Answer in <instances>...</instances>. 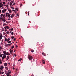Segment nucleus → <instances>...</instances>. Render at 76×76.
<instances>
[{"label": "nucleus", "instance_id": "f257e3e1", "mask_svg": "<svg viewBox=\"0 0 76 76\" xmlns=\"http://www.w3.org/2000/svg\"><path fill=\"white\" fill-rule=\"evenodd\" d=\"M28 58L29 60H32V56H31V55H28Z\"/></svg>", "mask_w": 76, "mask_h": 76}, {"label": "nucleus", "instance_id": "f03ea898", "mask_svg": "<svg viewBox=\"0 0 76 76\" xmlns=\"http://www.w3.org/2000/svg\"><path fill=\"white\" fill-rule=\"evenodd\" d=\"M5 44H6V43H5V47H8V45H11L12 44V43H10V44H7L6 45Z\"/></svg>", "mask_w": 76, "mask_h": 76}, {"label": "nucleus", "instance_id": "7ed1b4c3", "mask_svg": "<svg viewBox=\"0 0 76 76\" xmlns=\"http://www.w3.org/2000/svg\"><path fill=\"white\" fill-rule=\"evenodd\" d=\"M6 58V55H4V56L3 57H2V60H4V58Z\"/></svg>", "mask_w": 76, "mask_h": 76}, {"label": "nucleus", "instance_id": "20e7f679", "mask_svg": "<svg viewBox=\"0 0 76 76\" xmlns=\"http://www.w3.org/2000/svg\"><path fill=\"white\" fill-rule=\"evenodd\" d=\"M3 53H4V54H5V55H6V54H7V53L6 52V50H4L3 51Z\"/></svg>", "mask_w": 76, "mask_h": 76}, {"label": "nucleus", "instance_id": "39448f33", "mask_svg": "<svg viewBox=\"0 0 76 76\" xmlns=\"http://www.w3.org/2000/svg\"><path fill=\"white\" fill-rule=\"evenodd\" d=\"M0 37L1 38V39H2V37H3V36H2V34H1V33L0 34Z\"/></svg>", "mask_w": 76, "mask_h": 76}, {"label": "nucleus", "instance_id": "423d86ee", "mask_svg": "<svg viewBox=\"0 0 76 76\" xmlns=\"http://www.w3.org/2000/svg\"><path fill=\"white\" fill-rule=\"evenodd\" d=\"M42 54L43 56H47V55L46 54H45L44 53H42Z\"/></svg>", "mask_w": 76, "mask_h": 76}, {"label": "nucleus", "instance_id": "0eeeda50", "mask_svg": "<svg viewBox=\"0 0 76 76\" xmlns=\"http://www.w3.org/2000/svg\"><path fill=\"white\" fill-rule=\"evenodd\" d=\"M10 53H13V50H12V49H10Z\"/></svg>", "mask_w": 76, "mask_h": 76}, {"label": "nucleus", "instance_id": "6e6552de", "mask_svg": "<svg viewBox=\"0 0 76 76\" xmlns=\"http://www.w3.org/2000/svg\"><path fill=\"white\" fill-rule=\"evenodd\" d=\"M15 16V14H12L11 15V18H12Z\"/></svg>", "mask_w": 76, "mask_h": 76}, {"label": "nucleus", "instance_id": "1a4fd4ad", "mask_svg": "<svg viewBox=\"0 0 76 76\" xmlns=\"http://www.w3.org/2000/svg\"><path fill=\"white\" fill-rule=\"evenodd\" d=\"M42 63H43V64H45V61H44V60H42Z\"/></svg>", "mask_w": 76, "mask_h": 76}, {"label": "nucleus", "instance_id": "9d476101", "mask_svg": "<svg viewBox=\"0 0 76 76\" xmlns=\"http://www.w3.org/2000/svg\"><path fill=\"white\" fill-rule=\"evenodd\" d=\"M4 67L3 66H1V67L0 68V69H4Z\"/></svg>", "mask_w": 76, "mask_h": 76}, {"label": "nucleus", "instance_id": "9b49d317", "mask_svg": "<svg viewBox=\"0 0 76 76\" xmlns=\"http://www.w3.org/2000/svg\"><path fill=\"white\" fill-rule=\"evenodd\" d=\"M4 66H7V63H5L4 64Z\"/></svg>", "mask_w": 76, "mask_h": 76}, {"label": "nucleus", "instance_id": "f8f14e48", "mask_svg": "<svg viewBox=\"0 0 76 76\" xmlns=\"http://www.w3.org/2000/svg\"><path fill=\"white\" fill-rule=\"evenodd\" d=\"M6 55H7L8 56H10V53H9V52H7V54Z\"/></svg>", "mask_w": 76, "mask_h": 76}, {"label": "nucleus", "instance_id": "ddd939ff", "mask_svg": "<svg viewBox=\"0 0 76 76\" xmlns=\"http://www.w3.org/2000/svg\"><path fill=\"white\" fill-rule=\"evenodd\" d=\"M8 18H10V17H11V16H10V14H8Z\"/></svg>", "mask_w": 76, "mask_h": 76}, {"label": "nucleus", "instance_id": "4468645a", "mask_svg": "<svg viewBox=\"0 0 76 76\" xmlns=\"http://www.w3.org/2000/svg\"><path fill=\"white\" fill-rule=\"evenodd\" d=\"M9 13H7L6 14V17H7V16H8V15H9Z\"/></svg>", "mask_w": 76, "mask_h": 76}, {"label": "nucleus", "instance_id": "2eb2a0df", "mask_svg": "<svg viewBox=\"0 0 76 76\" xmlns=\"http://www.w3.org/2000/svg\"><path fill=\"white\" fill-rule=\"evenodd\" d=\"M15 9L17 10V11H18V10H18V8H15Z\"/></svg>", "mask_w": 76, "mask_h": 76}, {"label": "nucleus", "instance_id": "dca6fc26", "mask_svg": "<svg viewBox=\"0 0 76 76\" xmlns=\"http://www.w3.org/2000/svg\"><path fill=\"white\" fill-rule=\"evenodd\" d=\"M9 59V56H7V60H8Z\"/></svg>", "mask_w": 76, "mask_h": 76}, {"label": "nucleus", "instance_id": "f3484780", "mask_svg": "<svg viewBox=\"0 0 76 76\" xmlns=\"http://www.w3.org/2000/svg\"><path fill=\"white\" fill-rule=\"evenodd\" d=\"M9 13H12V10H8Z\"/></svg>", "mask_w": 76, "mask_h": 76}, {"label": "nucleus", "instance_id": "a211bd4d", "mask_svg": "<svg viewBox=\"0 0 76 76\" xmlns=\"http://www.w3.org/2000/svg\"><path fill=\"white\" fill-rule=\"evenodd\" d=\"M12 3L11 2H10V6H12Z\"/></svg>", "mask_w": 76, "mask_h": 76}, {"label": "nucleus", "instance_id": "6ab92c4d", "mask_svg": "<svg viewBox=\"0 0 76 76\" xmlns=\"http://www.w3.org/2000/svg\"><path fill=\"white\" fill-rule=\"evenodd\" d=\"M2 21H3V22H6V20H5V19H2Z\"/></svg>", "mask_w": 76, "mask_h": 76}, {"label": "nucleus", "instance_id": "aec40b11", "mask_svg": "<svg viewBox=\"0 0 76 76\" xmlns=\"http://www.w3.org/2000/svg\"><path fill=\"white\" fill-rule=\"evenodd\" d=\"M6 75L7 76H9V74L8 73V72L7 73Z\"/></svg>", "mask_w": 76, "mask_h": 76}, {"label": "nucleus", "instance_id": "412c9836", "mask_svg": "<svg viewBox=\"0 0 76 76\" xmlns=\"http://www.w3.org/2000/svg\"><path fill=\"white\" fill-rule=\"evenodd\" d=\"M22 59V58H20L19 60H18V61H21Z\"/></svg>", "mask_w": 76, "mask_h": 76}, {"label": "nucleus", "instance_id": "4be33fe9", "mask_svg": "<svg viewBox=\"0 0 76 76\" xmlns=\"http://www.w3.org/2000/svg\"><path fill=\"white\" fill-rule=\"evenodd\" d=\"M6 29H9V26H6Z\"/></svg>", "mask_w": 76, "mask_h": 76}, {"label": "nucleus", "instance_id": "5701e85b", "mask_svg": "<svg viewBox=\"0 0 76 76\" xmlns=\"http://www.w3.org/2000/svg\"><path fill=\"white\" fill-rule=\"evenodd\" d=\"M10 41V38H8L7 39V42H8V41Z\"/></svg>", "mask_w": 76, "mask_h": 76}, {"label": "nucleus", "instance_id": "b1692460", "mask_svg": "<svg viewBox=\"0 0 76 76\" xmlns=\"http://www.w3.org/2000/svg\"><path fill=\"white\" fill-rule=\"evenodd\" d=\"M5 69L7 70H8V68L7 67H5Z\"/></svg>", "mask_w": 76, "mask_h": 76}, {"label": "nucleus", "instance_id": "393cba45", "mask_svg": "<svg viewBox=\"0 0 76 76\" xmlns=\"http://www.w3.org/2000/svg\"><path fill=\"white\" fill-rule=\"evenodd\" d=\"M5 16H6V15L4 14L3 15V18H5L4 17Z\"/></svg>", "mask_w": 76, "mask_h": 76}, {"label": "nucleus", "instance_id": "a878e982", "mask_svg": "<svg viewBox=\"0 0 76 76\" xmlns=\"http://www.w3.org/2000/svg\"><path fill=\"white\" fill-rule=\"evenodd\" d=\"M5 41H7V38H6V37L5 38Z\"/></svg>", "mask_w": 76, "mask_h": 76}, {"label": "nucleus", "instance_id": "bb28decb", "mask_svg": "<svg viewBox=\"0 0 76 76\" xmlns=\"http://www.w3.org/2000/svg\"><path fill=\"white\" fill-rule=\"evenodd\" d=\"M14 46H12V47H11V48L12 49H13V48H14Z\"/></svg>", "mask_w": 76, "mask_h": 76}, {"label": "nucleus", "instance_id": "cd10ccee", "mask_svg": "<svg viewBox=\"0 0 76 76\" xmlns=\"http://www.w3.org/2000/svg\"><path fill=\"white\" fill-rule=\"evenodd\" d=\"M4 12H5V11H4V10H2V13H4Z\"/></svg>", "mask_w": 76, "mask_h": 76}, {"label": "nucleus", "instance_id": "c85d7f7f", "mask_svg": "<svg viewBox=\"0 0 76 76\" xmlns=\"http://www.w3.org/2000/svg\"><path fill=\"white\" fill-rule=\"evenodd\" d=\"M3 16V14H1V17H2Z\"/></svg>", "mask_w": 76, "mask_h": 76}, {"label": "nucleus", "instance_id": "c756f323", "mask_svg": "<svg viewBox=\"0 0 76 76\" xmlns=\"http://www.w3.org/2000/svg\"><path fill=\"white\" fill-rule=\"evenodd\" d=\"M8 44H10V43H11V41H10L9 42H8Z\"/></svg>", "mask_w": 76, "mask_h": 76}, {"label": "nucleus", "instance_id": "7c9ffc66", "mask_svg": "<svg viewBox=\"0 0 76 76\" xmlns=\"http://www.w3.org/2000/svg\"><path fill=\"white\" fill-rule=\"evenodd\" d=\"M1 49H2V48L1 47V46L0 47V50H1Z\"/></svg>", "mask_w": 76, "mask_h": 76}, {"label": "nucleus", "instance_id": "2f4dec72", "mask_svg": "<svg viewBox=\"0 0 76 76\" xmlns=\"http://www.w3.org/2000/svg\"><path fill=\"white\" fill-rule=\"evenodd\" d=\"M1 30L2 31H4V28H2Z\"/></svg>", "mask_w": 76, "mask_h": 76}, {"label": "nucleus", "instance_id": "473e14b6", "mask_svg": "<svg viewBox=\"0 0 76 76\" xmlns=\"http://www.w3.org/2000/svg\"><path fill=\"white\" fill-rule=\"evenodd\" d=\"M11 38L12 39H13L14 38H15V37H14V36H12L11 37Z\"/></svg>", "mask_w": 76, "mask_h": 76}, {"label": "nucleus", "instance_id": "72a5a7b5", "mask_svg": "<svg viewBox=\"0 0 76 76\" xmlns=\"http://www.w3.org/2000/svg\"><path fill=\"white\" fill-rule=\"evenodd\" d=\"M11 9H14V7H11Z\"/></svg>", "mask_w": 76, "mask_h": 76}, {"label": "nucleus", "instance_id": "f704fd0d", "mask_svg": "<svg viewBox=\"0 0 76 76\" xmlns=\"http://www.w3.org/2000/svg\"><path fill=\"white\" fill-rule=\"evenodd\" d=\"M31 52L32 53H33V52H34V50H31Z\"/></svg>", "mask_w": 76, "mask_h": 76}, {"label": "nucleus", "instance_id": "c9c22d12", "mask_svg": "<svg viewBox=\"0 0 76 76\" xmlns=\"http://www.w3.org/2000/svg\"><path fill=\"white\" fill-rule=\"evenodd\" d=\"M12 11H13V12H16V10H12Z\"/></svg>", "mask_w": 76, "mask_h": 76}, {"label": "nucleus", "instance_id": "e433bc0d", "mask_svg": "<svg viewBox=\"0 0 76 76\" xmlns=\"http://www.w3.org/2000/svg\"><path fill=\"white\" fill-rule=\"evenodd\" d=\"M11 73H12V72L11 71L10 72H9V73H8L9 74H10Z\"/></svg>", "mask_w": 76, "mask_h": 76}, {"label": "nucleus", "instance_id": "4c0bfd02", "mask_svg": "<svg viewBox=\"0 0 76 76\" xmlns=\"http://www.w3.org/2000/svg\"><path fill=\"white\" fill-rule=\"evenodd\" d=\"M11 35H13V32H12L11 33Z\"/></svg>", "mask_w": 76, "mask_h": 76}, {"label": "nucleus", "instance_id": "58836bf2", "mask_svg": "<svg viewBox=\"0 0 76 76\" xmlns=\"http://www.w3.org/2000/svg\"><path fill=\"white\" fill-rule=\"evenodd\" d=\"M11 30L12 31L13 30V28H11Z\"/></svg>", "mask_w": 76, "mask_h": 76}, {"label": "nucleus", "instance_id": "ea45409f", "mask_svg": "<svg viewBox=\"0 0 76 76\" xmlns=\"http://www.w3.org/2000/svg\"><path fill=\"white\" fill-rule=\"evenodd\" d=\"M3 35H5V34H6V33H5L4 32H3Z\"/></svg>", "mask_w": 76, "mask_h": 76}, {"label": "nucleus", "instance_id": "a19ab883", "mask_svg": "<svg viewBox=\"0 0 76 76\" xmlns=\"http://www.w3.org/2000/svg\"><path fill=\"white\" fill-rule=\"evenodd\" d=\"M14 55L15 56V57H16V54H14Z\"/></svg>", "mask_w": 76, "mask_h": 76}, {"label": "nucleus", "instance_id": "79ce46f5", "mask_svg": "<svg viewBox=\"0 0 76 76\" xmlns=\"http://www.w3.org/2000/svg\"><path fill=\"white\" fill-rule=\"evenodd\" d=\"M13 2H14L13 1H11V2L12 3V4L13 3Z\"/></svg>", "mask_w": 76, "mask_h": 76}, {"label": "nucleus", "instance_id": "37998d69", "mask_svg": "<svg viewBox=\"0 0 76 76\" xmlns=\"http://www.w3.org/2000/svg\"><path fill=\"white\" fill-rule=\"evenodd\" d=\"M0 57H2V54H1L0 55Z\"/></svg>", "mask_w": 76, "mask_h": 76}, {"label": "nucleus", "instance_id": "c03bdc74", "mask_svg": "<svg viewBox=\"0 0 76 76\" xmlns=\"http://www.w3.org/2000/svg\"><path fill=\"white\" fill-rule=\"evenodd\" d=\"M4 72H1V74H3V73H4Z\"/></svg>", "mask_w": 76, "mask_h": 76}, {"label": "nucleus", "instance_id": "a18cd8bd", "mask_svg": "<svg viewBox=\"0 0 76 76\" xmlns=\"http://www.w3.org/2000/svg\"><path fill=\"white\" fill-rule=\"evenodd\" d=\"M0 7H2V5L1 4L0 5Z\"/></svg>", "mask_w": 76, "mask_h": 76}, {"label": "nucleus", "instance_id": "49530a36", "mask_svg": "<svg viewBox=\"0 0 76 76\" xmlns=\"http://www.w3.org/2000/svg\"><path fill=\"white\" fill-rule=\"evenodd\" d=\"M14 5H15V3H14L13 4L12 6H14Z\"/></svg>", "mask_w": 76, "mask_h": 76}, {"label": "nucleus", "instance_id": "de8ad7c7", "mask_svg": "<svg viewBox=\"0 0 76 76\" xmlns=\"http://www.w3.org/2000/svg\"><path fill=\"white\" fill-rule=\"evenodd\" d=\"M7 34H9V31H7Z\"/></svg>", "mask_w": 76, "mask_h": 76}, {"label": "nucleus", "instance_id": "09e8293b", "mask_svg": "<svg viewBox=\"0 0 76 76\" xmlns=\"http://www.w3.org/2000/svg\"><path fill=\"white\" fill-rule=\"evenodd\" d=\"M3 4H5V3H6L5 2H3Z\"/></svg>", "mask_w": 76, "mask_h": 76}, {"label": "nucleus", "instance_id": "8fccbe9b", "mask_svg": "<svg viewBox=\"0 0 76 76\" xmlns=\"http://www.w3.org/2000/svg\"><path fill=\"white\" fill-rule=\"evenodd\" d=\"M0 64H2V62L1 61L0 62Z\"/></svg>", "mask_w": 76, "mask_h": 76}, {"label": "nucleus", "instance_id": "3c124183", "mask_svg": "<svg viewBox=\"0 0 76 76\" xmlns=\"http://www.w3.org/2000/svg\"><path fill=\"white\" fill-rule=\"evenodd\" d=\"M14 41H16V38H14Z\"/></svg>", "mask_w": 76, "mask_h": 76}, {"label": "nucleus", "instance_id": "603ef678", "mask_svg": "<svg viewBox=\"0 0 76 76\" xmlns=\"http://www.w3.org/2000/svg\"><path fill=\"white\" fill-rule=\"evenodd\" d=\"M29 15V12L28 11V15Z\"/></svg>", "mask_w": 76, "mask_h": 76}, {"label": "nucleus", "instance_id": "864d4df0", "mask_svg": "<svg viewBox=\"0 0 76 76\" xmlns=\"http://www.w3.org/2000/svg\"><path fill=\"white\" fill-rule=\"evenodd\" d=\"M2 18L1 17L0 18V19H2Z\"/></svg>", "mask_w": 76, "mask_h": 76}, {"label": "nucleus", "instance_id": "5fc2aeb1", "mask_svg": "<svg viewBox=\"0 0 76 76\" xmlns=\"http://www.w3.org/2000/svg\"><path fill=\"white\" fill-rule=\"evenodd\" d=\"M6 31H7V30H6V29L5 30V32H6Z\"/></svg>", "mask_w": 76, "mask_h": 76}, {"label": "nucleus", "instance_id": "6e6d98bb", "mask_svg": "<svg viewBox=\"0 0 76 76\" xmlns=\"http://www.w3.org/2000/svg\"><path fill=\"white\" fill-rule=\"evenodd\" d=\"M1 70H0V74H1Z\"/></svg>", "mask_w": 76, "mask_h": 76}, {"label": "nucleus", "instance_id": "4d7b16f0", "mask_svg": "<svg viewBox=\"0 0 76 76\" xmlns=\"http://www.w3.org/2000/svg\"><path fill=\"white\" fill-rule=\"evenodd\" d=\"M1 69V71H2V72H3V69Z\"/></svg>", "mask_w": 76, "mask_h": 76}, {"label": "nucleus", "instance_id": "13d9d810", "mask_svg": "<svg viewBox=\"0 0 76 76\" xmlns=\"http://www.w3.org/2000/svg\"><path fill=\"white\" fill-rule=\"evenodd\" d=\"M1 10H0V13H1Z\"/></svg>", "mask_w": 76, "mask_h": 76}, {"label": "nucleus", "instance_id": "bf43d9fd", "mask_svg": "<svg viewBox=\"0 0 76 76\" xmlns=\"http://www.w3.org/2000/svg\"><path fill=\"white\" fill-rule=\"evenodd\" d=\"M4 28L5 29H6V26L4 27Z\"/></svg>", "mask_w": 76, "mask_h": 76}, {"label": "nucleus", "instance_id": "052dcab7", "mask_svg": "<svg viewBox=\"0 0 76 76\" xmlns=\"http://www.w3.org/2000/svg\"><path fill=\"white\" fill-rule=\"evenodd\" d=\"M10 53L11 54H12V52H10Z\"/></svg>", "mask_w": 76, "mask_h": 76}, {"label": "nucleus", "instance_id": "680f3d73", "mask_svg": "<svg viewBox=\"0 0 76 76\" xmlns=\"http://www.w3.org/2000/svg\"><path fill=\"white\" fill-rule=\"evenodd\" d=\"M1 61V59H0V62Z\"/></svg>", "mask_w": 76, "mask_h": 76}, {"label": "nucleus", "instance_id": "e2e57ef3", "mask_svg": "<svg viewBox=\"0 0 76 76\" xmlns=\"http://www.w3.org/2000/svg\"><path fill=\"white\" fill-rule=\"evenodd\" d=\"M11 30V29H10L9 31H10Z\"/></svg>", "mask_w": 76, "mask_h": 76}, {"label": "nucleus", "instance_id": "0e129e2a", "mask_svg": "<svg viewBox=\"0 0 76 76\" xmlns=\"http://www.w3.org/2000/svg\"><path fill=\"white\" fill-rule=\"evenodd\" d=\"M31 76H34V75H32Z\"/></svg>", "mask_w": 76, "mask_h": 76}, {"label": "nucleus", "instance_id": "69168bd1", "mask_svg": "<svg viewBox=\"0 0 76 76\" xmlns=\"http://www.w3.org/2000/svg\"><path fill=\"white\" fill-rule=\"evenodd\" d=\"M0 4H1V2L0 3Z\"/></svg>", "mask_w": 76, "mask_h": 76}, {"label": "nucleus", "instance_id": "338daca9", "mask_svg": "<svg viewBox=\"0 0 76 76\" xmlns=\"http://www.w3.org/2000/svg\"><path fill=\"white\" fill-rule=\"evenodd\" d=\"M5 11H5H6V9H5V10H4Z\"/></svg>", "mask_w": 76, "mask_h": 76}, {"label": "nucleus", "instance_id": "774afa93", "mask_svg": "<svg viewBox=\"0 0 76 76\" xmlns=\"http://www.w3.org/2000/svg\"><path fill=\"white\" fill-rule=\"evenodd\" d=\"M2 55V56H4V54H3Z\"/></svg>", "mask_w": 76, "mask_h": 76}]
</instances>
